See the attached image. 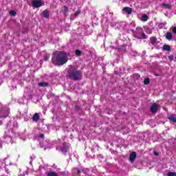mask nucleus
Segmentation results:
<instances>
[{
  "label": "nucleus",
  "instance_id": "1",
  "mask_svg": "<svg viewBox=\"0 0 176 176\" xmlns=\"http://www.w3.org/2000/svg\"><path fill=\"white\" fill-rule=\"evenodd\" d=\"M68 61V54L66 52H59L56 58H52V63L55 65H64Z\"/></svg>",
  "mask_w": 176,
  "mask_h": 176
},
{
  "label": "nucleus",
  "instance_id": "2",
  "mask_svg": "<svg viewBox=\"0 0 176 176\" xmlns=\"http://www.w3.org/2000/svg\"><path fill=\"white\" fill-rule=\"evenodd\" d=\"M80 76H82V75L80 72L78 71H73L69 73V78L74 80H78V79H80Z\"/></svg>",
  "mask_w": 176,
  "mask_h": 176
},
{
  "label": "nucleus",
  "instance_id": "3",
  "mask_svg": "<svg viewBox=\"0 0 176 176\" xmlns=\"http://www.w3.org/2000/svg\"><path fill=\"white\" fill-rule=\"evenodd\" d=\"M45 3L41 0H32V6L34 9H38V8H41V6H43Z\"/></svg>",
  "mask_w": 176,
  "mask_h": 176
},
{
  "label": "nucleus",
  "instance_id": "4",
  "mask_svg": "<svg viewBox=\"0 0 176 176\" xmlns=\"http://www.w3.org/2000/svg\"><path fill=\"white\" fill-rule=\"evenodd\" d=\"M69 149V146L67 144H63L62 146L56 147V150L62 152V153H67Z\"/></svg>",
  "mask_w": 176,
  "mask_h": 176
},
{
  "label": "nucleus",
  "instance_id": "5",
  "mask_svg": "<svg viewBox=\"0 0 176 176\" xmlns=\"http://www.w3.org/2000/svg\"><path fill=\"white\" fill-rule=\"evenodd\" d=\"M157 109H159V104L154 103L151 106L150 111H151V112H153V113H155L157 112Z\"/></svg>",
  "mask_w": 176,
  "mask_h": 176
},
{
  "label": "nucleus",
  "instance_id": "6",
  "mask_svg": "<svg viewBox=\"0 0 176 176\" xmlns=\"http://www.w3.org/2000/svg\"><path fill=\"white\" fill-rule=\"evenodd\" d=\"M137 157V153L135 152H132L129 156L130 162H134Z\"/></svg>",
  "mask_w": 176,
  "mask_h": 176
},
{
  "label": "nucleus",
  "instance_id": "7",
  "mask_svg": "<svg viewBox=\"0 0 176 176\" xmlns=\"http://www.w3.org/2000/svg\"><path fill=\"white\" fill-rule=\"evenodd\" d=\"M171 123H176V117L174 115H170L168 117Z\"/></svg>",
  "mask_w": 176,
  "mask_h": 176
},
{
  "label": "nucleus",
  "instance_id": "8",
  "mask_svg": "<svg viewBox=\"0 0 176 176\" xmlns=\"http://www.w3.org/2000/svg\"><path fill=\"white\" fill-rule=\"evenodd\" d=\"M123 10L125 13H127V14H131V12H133V10H131V8L127 7L124 8Z\"/></svg>",
  "mask_w": 176,
  "mask_h": 176
},
{
  "label": "nucleus",
  "instance_id": "9",
  "mask_svg": "<svg viewBox=\"0 0 176 176\" xmlns=\"http://www.w3.org/2000/svg\"><path fill=\"white\" fill-rule=\"evenodd\" d=\"M166 39H168V41H171V39L173 38V34H171L170 32H167L166 34Z\"/></svg>",
  "mask_w": 176,
  "mask_h": 176
},
{
  "label": "nucleus",
  "instance_id": "10",
  "mask_svg": "<svg viewBox=\"0 0 176 176\" xmlns=\"http://www.w3.org/2000/svg\"><path fill=\"white\" fill-rule=\"evenodd\" d=\"M32 119H33V120L34 122H37V120H39V114H38V113L34 114L33 116V118Z\"/></svg>",
  "mask_w": 176,
  "mask_h": 176
},
{
  "label": "nucleus",
  "instance_id": "11",
  "mask_svg": "<svg viewBox=\"0 0 176 176\" xmlns=\"http://www.w3.org/2000/svg\"><path fill=\"white\" fill-rule=\"evenodd\" d=\"M150 41H151V43H152V45H155L156 43L157 38H156V37H151Z\"/></svg>",
  "mask_w": 176,
  "mask_h": 176
},
{
  "label": "nucleus",
  "instance_id": "12",
  "mask_svg": "<svg viewBox=\"0 0 176 176\" xmlns=\"http://www.w3.org/2000/svg\"><path fill=\"white\" fill-rule=\"evenodd\" d=\"M163 6H164V8H166V9H171L172 6L170 4L168 3H164L162 4Z\"/></svg>",
  "mask_w": 176,
  "mask_h": 176
},
{
  "label": "nucleus",
  "instance_id": "13",
  "mask_svg": "<svg viewBox=\"0 0 176 176\" xmlns=\"http://www.w3.org/2000/svg\"><path fill=\"white\" fill-rule=\"evenodd\" d=\"M43 16H45V17H46V18H47V17H49V11H47V10H44L43 12Z\"/></svg>",
  "mask_w": 176,
  "mask_h": 176
},
{
  "label": "nucleus",
  "instance_id": "14",
  "mask_svg": "<svg viewBox=\"0 0 176 176\" xmlns=\"http://www.w3.org/2000/svg\"><path fill=\"white\" fill-rule=\"evenodd\" d=\"M142 21H148V16L146 14L143 15L141 18Z\"/></svg>",
  "mask_w": 176,
  "mask_h": 176
},
{
  "label": "nucleus",
  "instance_id": "15",
  "mask_svg": "<svg viewBox=\"0 0 176 176\" xmlns=\"http://www.w3.org/2000/svg\"><path fill=\"white\" fill-rule=\"evenodd\" d=\"M138 38H140V39H146V35H145V33H141Z\"/></svg>",
  "mask_w": 176,
  "mask_h": 176
},
{
  "label": "nucleus",
  "instance_id": "16",
  "mask_svg": "<svg viewBox=\"0 0 176 176\" xmlns=\"http://www.w3.org/2000/svg\"><path fill=\"white\" fill-rule=\"evenodd\" d=\"M163 49L164 50H166L167 52H170V46L168 45H164Z\"/></svg>",
  "mask_w": 176,
  "mask_h": 176
},
{
  "label": "nucleus",
  "instance_id": "17",
  "mask_svg": "<svg viewBox=\"0 0 176 176\" xmlns=\"http://www.w3.org/2000/svg\"><path fill=\"white\" fill-rule=\"evenodd\" d=\"M38 86H41V87H45V86H47V83H46V82H40L38 84Z\"/></svg>",
  "mask_w": 176,
  "mask_h": 176
},
{
  "label": "nucleus",
  "instance_id": "18",
  "mask_svg": "<svg viewBox=\"0 0 176 176\" xmlns=\"http://www.w3.org/2000/svg\"><path fill=\"white\" fill-rule=\"evenodd\" d=\"M81 54H82V52L80 50H76V56H81Z\"/></svg>",
  "mask_w": 176,
  "mask_h": 176
},
{
  "label": "nucleus",
  "instance_id": "19",
  "mask_svg": "<svg viewBox=\"0 0 176 176\" xmlns=\"http://www.w3.org/2000/svg\"><path fill=\"white\" fill-rule=\"evenodd\" d=\"M48 176H57V173L54 172H50L48 173Z\"/></svg>",
  "mask_w": 176,
  "mask_h": 176
},
{
  "label": "nucleus",
  "instance_id": "20",
  "mask_svg": "<svg viewBox=\"0 0 176 176\" xmlns=\"http://www.w3.org/2000/svg\"><path fill=\"white\" fill-rule=\"evenodd\" d=\"M167 176H176V173L170 172L167 174Z\"/></svg>",
  "mask_w": 176,
  "mask_h": 176
},
{
  "label": "nucleus",
  "instance_id": "21",
  "mask_svg": "<svg viewBox=\"0 0 176 176\" xmlns=\"http://www.w3.org/2000/svg\"><path fill=\"white\" fill-rule=\"evenodd\" d=\"M149 82H150L149 79L146 78L144 81V85H149Z\"/></svg>",
  "mask_w": 176,
  "mask_h": 176
},
{
  "label": "nucleus",
  "instance_id": "22",
  "mask_svg": "<svg viewBox=\"0 0 176 176\" xmlns=\"http://www.w3.org/2000/svg\"><path fill=\"white\" fill-rule=\"evenodd\" d=\"M10 16H16V12L14 10H12L10 12Z\"/></svg>",
  "mask_w": 176,
  "mask_h": 176
},
{
  "label": "nucleus",
  "instance_id": "23",
  "mask_svg": "<svg viewBox=\"0 0 176 176\" xmlns=\"http://www.w3.org/2000/svg\"><path fill=\"white\" fill-rule=\"evenodd\" d=\"M80 14V10H77V12L74 14L75 17H78Z\"/></svg>",
  "mask_w": 176,
  "mask_h": 176
},
{
  "label": "nucleus",
  "instance_id": "24",
  "mask_svg": "<svg viewBox=\"0 0 176 176\" xmlns=\"http://www.w3.org/2000/svg\"><path fill=\"white\" fill-rule=\"evenodd\" d=\"M168 59L170 60V61H173V60H174V56L173 55H170L168 56Z\"/></svg>",
  "mask_w": 176,
  "mask_h": 176
},
{
  "label": "nucleus",
  "instance_id": "25",
  "mask_svg": "<svg viewBox=\"0 0 176 176\" xmlns=\"http://www.w3.org/2000/svg\"><path fill=\"white\" fill-rule=\"evenodd\" d=\"M173 32L176 34V27L173 28Z\"/></svg>",
  "mask_w": 176,
  "mask_h": 176
},
{
  "label": "nucleus",
  "instance_id": "26",
  "mask_svg": "<svg viewBox=\"0 0 176 176\" xmlns=\"http://www.w3.org/2000/svg\"><path fill=\"white\" fill-rule=\"evenodd\" d=\"M2 163H3V162L2 160H0V167H2V166H4L3 164H2ZM1 164H2V165H1Z\"/></svg>",
  "mask_w": 176,
  "mask_h": 176
},
{
  "label": "nucleus",
  "instance_id": "27",
  "mask_svg": "<svg viewBox=\"0 0 176 176\" xmlns=\"http://www.w3.org/2000/svg\"><path fill=\"white\" fill-rule=\"evenodd\" d=\"M9 115V112H7L6 116H1V118H6Z\"/></svg>",
  "mask_w": 176,
  "mask_h": 176
},
{
  "label": "nucleus",
  "instance_id": "28",
  "mask_svg": "<svg viewBox=\"0 0 176 176\" xmlns=\"http://www.w3.org/2000/svg\"><path fill=\"white\" fill-rule=\"evenodd\" d=\"M45 137V135L43 133L40 134V138H43Z\"/></svg>",
  "mask_w": 176,
  "mask_h": 176
},
{
  "label": "nucleus",
  "instance_id": "29",
  "mask_svg": "<svg viewBox=\"0 0 176 176\" xmlns=\"http://www.w3.org/2000/svg\"><path fill=\"white\" fill-rule=\"evenodd\" d=\"M63 8L65 9V12H67V10H68V8H67V6H64Z\"/></svg>",
  "mask_w": 176,
  "mask_h": 176
},
{
  "label": "nucleus",
  "instance_id": "30",
  "mask_svg": "<svg viewBox=\"0 0 176 176\" xmlns=\"http://www.w3.org/2000/svg\"><path fill=\"white\" fill-rule=\"evenodd\" d=\"M154 155H155V156H158L159 155V153L154 152Z\"/></svg>",
  "mask_w": 176,
  "mask_h": 176
},
{
  "label": "nucleus",
  "instance_id": "31",
  "mask_svg": "<svg viewBox=\"0 0 176 176\" xmlns=\"http://www.w3.org/2000/svg\"><path fill=\"white\" fill-rule=\"evenodd\" d=\"M0 148H2V143H0Z\"/></svg>",
  "mask_w": 176,
  "mask_h": 176
},
{
  "label": "nucleus",
  "instance_id": "32",
  "mask_svg": "<svg viewBox=\"0 0 176 176\" xmlns=\"http://www.w3.org/2000/svg\"><path fill=\"white\" fill-rule=\"evenodd\" d=\"M77 174H80V171L78 170Z\"/></svg>",
  "mask_w": 176,
  "mask_h": 176
},
{
  "label": "nucleus",
  "instance_id": "33",
  "mask_svg": "<svg viewBox=\"0 0 176 176\" xmlns=\"http://www.w3.org/2000/svg\"><path fill=\"white\" fill-rule=\"evenodd\" d=\"M2 124V122L1 121H0V124Z\"/></svg>",
  "mask_w": 176,
  "mask_h": 176
},
{
  "label": "nucleus",
  "instance_id": "34",
  "mask_svg": "<svg viewBox=\"0 0 176 176\" xmlns=\"http://www.w3.org/2000/svg\"><path fill=\"white\" fill-rule=\"evenodd\" d=\"M139 30H142L141 28H139Z\"/></svg>",
  "mask_w": 176,
  "mask_h": 176
}]
</instances>
